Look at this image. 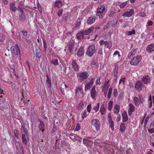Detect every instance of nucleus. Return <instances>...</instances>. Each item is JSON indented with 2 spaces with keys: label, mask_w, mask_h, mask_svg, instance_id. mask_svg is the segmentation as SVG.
I'll list each match as a JSON object with an SVG mask.
<instances>
[{
  "label": "nucleus",
  "mask_w": 154,
  "mask_h": 154,
  "mask_svg": "<svg viewBox=\"0 0 154 154\" xmlns=\"http://www.w3.org/2000/svg\"><path fill=\"white\" fill-rule=\"evenodd\" d=\"M118 67L117 65H116L115 66L114 69L113 70V75L114 76L115 79H117L118 78Z\"/></svg>",
  "instance_id": "obj_18"
},
{
  "label": "nucleus",
  "mask_w": 154,
  "mask_h": 154,
  "mask_svg": "<svg viewBox=\"0 0 154 154\" xmlns=\"http://www.w3.org/2000/svg\"><path fill=\"white\" fill-rule=\"evenodd\" d=\"M134 56L133 54L131 53H130L128 55V58H129V59H131L132 57Z\"/></svg>",
  "instance_id": "obj_61"
},
{
  "label": "nucleus",
  "mask_w": 154,
  "mask_h": 154,
  "mask_svg": "<svg viewBox=\"0 0 154 154\" xmlns=\"http://www.w3.org/2000/svg\"><path fill=\"white\" fill-rule=\"evenodd\" d=\"M113 95L115 97H116L118 95L117 90L116 89H114L113 90Z\"/></svg>",
  "instance_id": "obj_54"
},
{
  "label": "nucleus",
  "mask_w": 154,
  "mask_h": 154,
  "mask_svg": "<svg viewBox=\"0 0 154 154\" xmlns=\"http://www.w3.org/2000/svg\"><path fill=\"white\" fill-rule=\"evenodd\" d=\"M129 109L128 110V114L129 116H131L133 112L135 110L134 106L132 104H130L128 105Z\"/></svg>",
  "instance_id": "obj_12"
},
{
  "label": "nucleus",
  "mask_w": 154,
  "mask_h": 154,
  "mask_svg": "<svg viewBox=\"0 0 154 154\" xmlns=\"http://www.w3.org/2000/svg\"><path fill=\"white\" fill-rule=\"evenodd\" d=\"M98 53L100 55H102L103 54V50L102 47H100L98 48L97 51Z\"/></svg>",
  "instance_id": "obj_48"
},
{
  "label": "nucleus",
  "mask_w": 154,
  "mask_h": 154,
  "mask_svg": "<svg viewBox=\"0 0 154 154\" xmlns=\"http://www.w3.org/2000/svg\"><path fill=\"white\" fill-rule=\"evenodd\" d=\"M82 116V120L86 118L87 115V113L85 110H84L81 114Z\"/></svg>",
  "instance_id": "obj_36"
},
{
  "label": "nucleus",
  "mask_w": 154,
  "mask_h": 154,
  "mask_svg": "<svg viewBox=\"0 0 154 154\" xmlns=\"http://www.w3.org/2000/svg\"><path fill=\"white\" fill-rule=\"evenodd\" d=\"M105 7L103 5L99 6L97 9V15L100 18H102L105 14Z\"/></svg>",
  "instance_id": "obj_5"
},
{
  "label": "nucleus",
  "mask_w": 154,
  "mask_h": 154,
  "mask_svg": "<svg viewBox=\"0 0 154 154\" xmlns=\"http://www.w3.org/2000/svg\"><path fill=\"white\" fill-rule=\"evenodd\" d=\"M121 55L119 54V52L118 51H115L113 54V57L118 60L119 59V57Z\"/></svg>",
  "instance_id": "obj_27"
},
{
  "label": "nucleus",
  "mask_w": 154,
  "mask_h": 154,
  "mask_svg": "<svg viewBox=\"0 0 154 154\" xmlns=\"http://www.w3.org/2000/svg\"><path fill=\"white\" fill-rule=\"evenodd\" d=\"M126 124L125 123H122L120 125V130L121 131L122 133L124 132L126 128Z\"/></svg>",
  "instance_id": "obj_28"
},
{
  "label": "nucleus",
  "mask_w": 154,
  "mask_h": 154,
  "mask_svg": "<svg viewBox=\"0 0 154 154\" xmlns=\"http://www.w3.org/2000/svg\"><path fill=\"white\" fill-rule=\"evenodd\" d=\"M77 77L80 79L81 81L82 82L86 79L89 75L87 72L84 71L77 73Z\"/></svg>",
  "instance_id": "obj_7"
},
{
  "label": "nucleus",
  "mask_w": 154,
  "mask_h": 154,
  "mask_svg": "<svg viewBox=\"0 0 154 154\" xmlns=\"http://www.w3.org/2000/svg\"><path fill=\"white\" fill-rule=\"evenodd\" d=\"M142 81L145 84H148L150 82V77L148 75H144L142 78Z\"/></svg>",
  "instance_id": "obj_10"
},
{
  "label": "nucleus",
  "mask_w": 154,
  "mask_h": 154,
  "mask_svg": "<svg viewBox=\"0 0 154 154\" xmlns=\"http://www.w3.org/2000/svg\"><path fill=\"white\" fill-rule=\"evenodd\" d=\"M82 88L81 87H78L77 88H76V91H75L76 93V94H77V93L82 94Z\"/></svg>",
  "instance_id": "obj_41"
},
{
  "label": "nucleus",
  "mask_w": 154,
  "mask_h": 154,
  "mask_svg": "<svg viewBox=\"0 0 154 154\" xmlns=\"http://www.w3.org/2000/svg\"><path fill=\"white\" fill-rule=\"evenodd\" d=\"M113 105V101L112 100H110L108 103V105L107 107L109 110H111L112 108Z\"/></svg>",
  "instance_id": "obj_32"
},
{
  "label": "nucleus",
  "mask_w": 154,
  "mask_h": 154,
  "mask_svg": "<svg viewBox=\"0 0 154 154\" xmlns=\"http://www.w3.org/2000/svg\"><path fill=\"white\" fill-rule=\"evenodd\" d=\"M100 103L99 102L97 103V104L94 106L93 109L95 111V112H97L99 108Z\"/></svg>",
  "instance_id": "obj_37"
},
{
  "label": "nucleus",
  "mask_w": 154,
  "mask_h": 154,
  "mask_svg": "<svg viewBox=\"0 0 154 154\" xmlns=\"http://www.w3.org/2000/svg\"><path fill=\"white\" fill-rule=\"evenodd\" d=\"M84 106V102L82 101L80 102L78 104V109L79 110L83 109Z\"/></svg>",
  "instance_id": "obj_35"
},
{
  "label": "nucleus",
  "mask_w": 154,
  "mask_h": 154,
  "mask_svg": "<svg viewBox=\"0 0 154 154\" xmlns=\"http://www.w3.org/2000/svg\"><path fill=\"white\" fill-rule=\"evenodd\" d=\"M19 11L21 13L19 16V19L20 21L23 22L26 20V16L24 13L23 11L20 8L19 10Z\"/></svg>",
  "instance_id": "obj_11"
},
{
  "label": "nucleus",
  "mask_w": 154,
  "mask_h": 154,
  "mask_svg": "<svg viewBox=\"0 0 154 154\" xmlns=\"http://www.w3.org/2000/svg\"><path fill=\"white\" fill-rule=\"evenodd\" d=\"M80 128V125L79 124H78L76 125V127L75 130V131H78Z\"/></svg>",
  "instance_id": "obj_56"
},
{
  "label": "nucleus",
  "mask_w": 154,
  "mask_h": 154,
  "mask_svg": "<svg viewBox=\"0 0 154 154\" xmlns=\"http://www.w3.org/2000/svg\"><path fill=\"white\" fill-rule=\"evenodd\" d=\"M43 46L44 48H45V50H46L47 49V43L45 40V39H43Z\"/></svg>",
  "instance_id": "obj_55"
},
{
  "label": "nucleus",
  "mask_w": 154,
  "mask_h": 154,
  "mask_svg": "<svg viewBox=\"0 0 154 154\" xmlns=\"http://www.w3.org/2000/svg\"><path fill=\"white\" fill-rule=\"evenodd\" d=\"M70 136L71 138L72 139H75V138L79 137V136L77 135L73 134H71L70 135Z\"/></svg>",
  "instance_id": "obj_53"
},
{
  "label": "nucleus",
  "mask_w": 154,
  "mask_h": 154,
  "mask_svg": "<svg viewBox=\"0 0 154 154\" xmlns=\"http://www.w3.org/2000/svg\"><path fill=\"white\" fill-rule=\"evenodd\" d=\"M146 50L149 52H151L154 51V43H151L148 45Z\"/></svg>",
  "instance_id": "obj_14"
},
{
  "label": "nucleus",
  "mask_w": 154,
  "mask_h": 154,
  "mask_svg": "<svg viewBox=\"0 0 154 154\" xmlns=\"http://www.w3.org/2000/svg\"><path fill=\"white\" fill-rule=\"evenodd\" d=\"M52 63L55 66H57L59 65L58 60L57 59H54L51 61Z\"/></svg>",
  "instance_id": "obj_40"
},
{
  "label": "nucleus",
  "mask_w": 154,
  "mask_h": 154,
  "mask_svg": "<svg viewBox=\"0 0 154 154\" xmlns=\"http://www.w3.org/2000/svg\"><path fill=\"white\" fill-rule=\"evenodd\" d=\"M133 100L135 105L136 106H139V105L140 101L139 99L136 97H134V98Z\"/></svg>",
  "instance_id": "obj_33"
},
{
  "label": "nucleus",
  "mask_w": 154,
  "mask_h": 154,
  "mask_svg": "<svg viewBox=\"0 0 154 154\" xmlns=\"http://www.w3.org/2000/svg\"><path fill=\"white\" fill-rule=\"evenodd\" d=\"M138 49L136 48L135 49H133L131 51V53L133 56L135 55L137 53Z\"/></svg>",
  "instance_id": "obj_43"
},
{
  "label": "nucleus",
  "mask_w": 154,
  "mask_h": 154,
  "mask_svg": "<svg viewBox=\"0 0 154 154\" xmlns=\"http://www.w3.org/2000/svg\"><path fill=\"white\" fill-rule=\"evenodd\" d=\"M9 51V49L5 50L6 53L5 54V55L6 56H8H8L10 55V54L8 53V52Z\"/></svg>",
  "instance_id": "obj_60"
},
{
  "label": "nucleus",
  "mask_w": 154,
  "mask_h": 154,
  "mask_svg": "<svg viewBox=\"0 0 154 154\" xmlns=\"http://www.w3.org/2000/svg\"><path fill=\"white\" fill-rule=\"evenodd\" d=\"M12 56L14 58L17 57V55L20 53V50L19 48L17 46H12L10 48Z\"/></svg>",
  "instance_id": "obj_6"
},
{
  "label": "nucleus",
  "mask_w": 154,
  "mask_h": 154,
  "mask_svg": "<svg viewBox=\"0 0 154 154\" xmlns=\"http://www.w3.org/2000/svg\"><path fill=\"white\" fill-rule=\"evenodd\" d=\"M29 129L28 123L25 121V124L21 126V133H22V139L23 142L25 144H27V141L29 139L28 136L29 135L28 131Z\"/></svg>",
  "instance_id": "obj_1"
},
{
  "label": "nucleus",
  "mask_w": 154,
  "mask_h": 154,
  "mask_svg": "<svg viewBox=\"0 0 154 154\" xmlns=\"http://www.w3.org/2000/svg\"><path fill=\"white\" fill-rule=\"evenodd\" d=\"M134 11L133 9H131L129 11L124 13L122 16L127 17H130L134 14Z\"/></svg>",
  "instance_id": "obj_13"
},
{
  "label": "nucleus",
  "mask_w": 154,
  "mask_h": 154,
  "mask_svg": "<svg viewBox=\"0 0 154 154\" xmlns=\"http://www.w3.org/2000/svg\"><path fill=\"white\" fill-rule=\"evenodd\" d=\"M91 105L90 104L88 105L87 107V111L88 112H90L91 110Z\"/></svg>",
  "instance_id": "obj_57"
},
{
  "label": "nucleus",
  "mask_w": 154,
  "mask_h": 154,
  "mask_svg": "<svg viewBox=\"0 0 154 154\" xmlns=\"http://www.w3.org/2000/svg\"><path fill=\"white\" fill-rule=\"evenodd\" d=\"M5 40L4 36L2 34H0V42H3Z\"/></svg>",
  "instance_id": "obj_47"
},
{
  "label": "nucleus",
  "mask_w": 154,
  "mask_h": 154,
  "mask_svg": "<svg viewBox=\"0 0 154 154\" xmlns=\"http://www.w3.org/2000/svg\"><path fill=\"white\" fill-rule=\"evenodd\" d=\"M109 127L111 128L112 131H113L114 129V122L113 121L109 122Z\"/></svg>",
  "instance_id": "obj_42"
},
{
  "label": "nucleus",
  "mask_w": 154,
  "mask_h": 154,
  "mask_svg": "<svg viewBox=\"0 0 154 154\" xmlns=\"http://www.w3.org/2000/svg\"><path fill=\"white\" fill-rule=\"evenodd\" d=\"M125 77H122L121 78L119 81V86L121 85H123L125 84Z\"/></svg>",
  "instance_id": "obj_38"
},
{
  "label": "nucleus",
  "mask_w": 154,
  "mask_h": 154,
  "mask_svg": "<svg viewBox=\"0 0 154 154\" xmlns=\"http://www.w3.org/2000/svg\"><path fill=\"white\" fill-rule=\"evenodd\" d=\"M95 18L90 17L88 18L87 20V23L88 25H91L95 22Z\"/></svg>",
  "instance_id": "obj_22"
},
{
  "label": "nucleus",
  "mask_w": 154,
  "mask_h": 154,
  "mask_svg": "<svg viewBox=\"0 0 154 154\" xmlns=\"http://www.w3.org/2000/svg\"><path fill=\"white\" fill-rule=\"evenodd\" d=\"M84 53V48L83 47H81L78 50L77 55L79 57H81Z\"/></svg>",
  "instance_id": "obj_15"
},
{
  "label": "nucleus",
  "mask_w": 154,
  "mask_h": 154,
  "mask_svg": "<svg viewBox=\"0 0 154 154\" xmlns=\"http://www.w3.org/2000/svg\"><path fill=\"white\" fill-rule=\"evenodd\" d=\"M10 8L11 10L13 12L15 11L17 9L15 6L13 2H11L10 4Z\"/></svg>",
  "instance_id": "obj_26"
},
{
  "label": "nucleus",
  "mask_w": 154,
  "mask_h": 154,
  "mask_svg": "<svg viewBox=\"0 0 154 154\" xmlns=\"http://www.w3.org/2000/svg\"><path fill=\"white\" fill-rule=\"evenodd\" d=\"M121 116L120 114H119L116 119V121L118 122L121 120Z\"/></svg>",
  "instance_id": "obj_58"
},
{
  "label": "nucleus",
  "mask_w": 154,
  "mask_h": 154,
  "mask_svg": "<svg viewBox=\"0 0 154 154\" xmlns=\"http://www.w3.org/2000/svg\"><path fill=\"white\" fill-rule=\"evenodd\" d=\"M47 79L46 80L45 84L47 88H51V80L49 77L47 75Z\"/></svg>",
  "instance_id": "obj_17"
},
{
  "label": "nucleus",
  "mask_w": 154,
  "mask_h": 154,
  "mask_svg": "<svg viewBox=\"0 0 154 154\" xmlns=\"http://www.w3.org/2000/svg\"><path fill=\"white\" fill-rule=\"evenodd\" d=\"M74 49V45L73 43H70L69 45V50L71 54L73 53V50Z\"/></svg>",
  "instance_id": "obj_29"
},
{
  "label": "nucleus",
  "mask_w": 154,
  "mask_h": 154,
  "mask_svg": "<svg viewBox=\"0 0 154 154\" xmlns=\"http://www.w3.org/2000/svg\"><path fill=\"white\" fill-rule=\"evenodd\" d=\"M109 43L107 45V48H109V49H110L112 46V45L111 43L110 42H108Z\"/></svg>",
  "instance_id": "obj_59"
},
{
  "label": "nucleus",
  "mask_w": 154,
  "mask_h": 154,
  "mask_svg": "<svg viewBox=\"0 0 154 154\" xmlns=\"http://www.w3.org/2000/svg\"><path fill=\"white\" fill-rule=\"evenodd\" d=\"M153 151L151 149H150L147 152V154H152Z\"/></svg>",
  "instance_id": "obj_63"
},
{
  "label": "nucleus",
  "mask_w": 154,
  "mask_h": 154,
  "mask_svg": "<svg viewBox=\"0 0 154 154\" xmlns=\"http://www.w3.org/2000/svg\"><path fill=\"white\" fill-rule=\"evenodd\" d=\"M96 87L94 86L90 91V94L92 98L95 99L96 98L97 93L95 90Z\"/></svg>",
  "instance_id": "obj_9"
},
{
  "label": "nucleus",
  "mask_w": 154,
  "mask_h": 154,
  "mask_svg": "<svg viewBox=\"0 0 154 154\" xmlns=\"http://www.w3.org/2000/svg\"><path fill=\"white\" fill-rule=\"evenodd\" d=\"M63 12V10L61 9H59L57 12V14L60 17L61 16Z\"/></svg>",
  "instance_id": "obj_51"
},
{
  "label": "nucleus",
  "mask_w": 154,
  "mask_h": 154,
  "mask_svg": "<svg viewBox=\"0 0 154 154\" xmlns=\"http://www.w3.org/2000/svg\"><path fill=\"white\" fill-rule=\"evenodd\" d=\"M122 121L123 122H125L127 121L128 117L127 113L125 111H124L122 114Z\"/></svg>",
  "instance_id": "obj_20"
},
{
  "label": "nucleus",
  "mask_w": 154,
  "mask_h": 154,
  "mask_svg": "<svg viewBox=\"0 0 154 154\" xmlns=\"http://www.w3.org/2000/svg\"><path fill=\"white\" fill-rule=\"evenodd\" d=\"M135 87L137 88L139 91L141 90L142 87V84L141 82L139 81L137 82L136 84Z\"/></svg>",
  "instance_id": "obj_16"
},
{
  "label": "nucleus",
  "mask_w": 154,
  "mask_h": 154,
  "mask_svg": "<svg viewBox=\"0 0 154 154\" xmlns=\"http://www.w3.org/2000/svg\"><path fill=\"white\" fill-rule=\"evenodd\" d=\"M120 106L119 105L116 104L115 105L113 108V112L114 113L118 114L119 112Z\"/></svg>",
  "instance_id": "obj_19"
},
{
  "label": "nucleus",
  "mask_w": 154,
  "mask_h": 154,
  "mask_svg": "<svg viewBox=\"0 0 154 154\" xmlns=\"http://www.w3.org/2000/svg\"><path fill=\"white\" fill-rule=\"evenodd\" d=\"M100 45H106L109 43V42L107 41H104L102 39L100 41Z\"/></svg>",
  "instance_id": "obj_39"
},
{
  "label": "nucleus",
  "mask_w": 154,
  "mask_h": 154,
  "mask_svg": "<svg viewBox=\"0 0 154 154\" xmlns=\"http://www.w3.org/2000/svg\"><path fill=\"white\" fill-rule=\"evenodd\" d=\"M112 89L111 88H109V91H108V97L109 98H111V95L112 94Z\"/></svg>",
  "instance_id": "obj_45"
},
{
  "label": "nucleus",
  "mask_w": 154,
  "mask_h": 154,
  "mask_svg": "<svg viewBox=\"0 0 154 154\" xmlns=\"http://www.w3.org/2000/svg\"><path fill=\"white\" fill-rule=\"evenodd\" d=\"M149 132L152 134L154 132V129L153 128H151V129L148 130Z\"/></svg>",
  "instance_id": "obj_64"
},
{
  "label": "nucleus",
  "mask_w": 154,
  "mask_h": 154,
  "mask_svg": "<svg viewBox=\"0 0 154 154\" xmlns=\"http://www.w3.org/2000/svg\"><path fill=\"white\" fill-rule=\"evenodd\" d=\"M127 4V2H125L121 4L120 5V8H124Z\"/></svg>",
  "instance_id": "obj_49"
},
{
  "label": "nucleus",
  "mask_w": 154,
  "mask_h": 154,
  "mask_svg": "<svg viewBox=\"0 0 154 154\" xmlns=\"http://www.w3.org/2000/svg\"><path fill=\"white\" fill-rule=\"evenodd\" d=\"M96 51L95 46L94 44L90 45L88 48L86 52V54L90 57H92Z\"/></svg>",
  "instance_id": "obj_3"
},
{
  "label": "nucleus",
  "mask_w": 154,
  "mask_h": 154,
  "mask_svg": "<svg viewBox=\"0 0 154 154\" xmlns=\"http://www.w3.org/2000/svg\"><path fill=\"white\" fill-rule=\"evenodd\" d=\"M142 57L141 55H139L134 57L130 61L131 65L133 66H137L141 61Z\"/></svg>",
  "instance_id": "obj_4"
},
{
  "label": "nucleus",
  "mask_w": 154,
  "mask_h": 154,
  "mask_svg": "<svg viewBox=\"0 0 154 154\" xmlns=\"http://www.w3.org/2000/svg\"><path fill=\"white\" fill-rule=\"evenodd\" d=\"M112 119L111 114L109 113L108 115V120L109 122L113 121L112 120Z\"/></svg>",
  "instance_id": "obj_52"
},
{
  "label": "nucleus",
  "mask_w": 154,
  "mask_h": 154,
  "mask_svg": "<svg viewBox=\"0 0 154 154\" xmlns=\"http://www.w3.org/2000/svg\"><path fill=\"white\" fill-rule=\"evenodd\" d=\"M72 67L76 71H78L79 69V66L77 63L74 61H73L72 63Z\"/></svg>",
  "instance_id": "obj_25"
},
{
  "label": "nucleus",
  "mask_w": 154,
  "mask_h": 154,
  "mask_svg": "<svg viewBox=\"0 0 154 154\" xmlns=\"http://www.w3.org/2000/svg\"><path fill=\"white\" fill-rule=\"evenodd\" d=\"M106 111V108L104 107L103 105L100 108V111L102 115H103L105 112Z\"/></svg>",
  "instance_id": "obj_31"
},
{
  "label": "nucleus",
  "mask_w": 154,
  "mask_h": 154,
  "mask_svg": "<svg viewBox=\"0 0 154 154\" xmlns=\"http://www.w3.org/2000/svg\"><path fill=\"white\" fill-rule=\"evenodd\" d=\"M91 124L95 128L96 131H98L100 128V124L99 120L94 119L91 121Z\"/></svg>",
  "instance_id": "obj_8"
},
{
  "label": "nucleus",
  "mask_w": 154,
  "mask_h": 154,
  "mask_svg": "<svg viewBox=\"0 0 154 154\" xmlns=\"http://www.w3.org/2000/svg\"><path fill=\"white\" fill-rule=\"evenodd\" d=\"M22 33L23 35L25 36H26L27 34V32L26 30H24L22 31Z\"/></svg>",
  "instance_id": "obj_62"
},
{
  "label": "nucleus",
  "mask_w": 154,
  "mask_h": 154,
  "mask_svg": "<svg viewBox=\"0 0 154 154\" xmlns=\"http://www.w3.org/2000/svg\"><path fill=\"white\" fill-rule=\"evenodd\" d=\"M135 33V31L134 30H133L132 31H129L127 32V34L128 35H131L132 34Z\"/></svg>",
  "instance_id": "obj_50"
},
{
  "label": "nucleus",
  "mask_w": 154,
  "mask_h": 154,
  "mask_svg": "<svg viewBox=\"0 0 154 154\" xmlns=\"http://www.w3.org/2000/svg\"><path fill=\"white\" fill-rule=\"evenodd\" d=\"M23 98H22V100H23V103L25 105H27L28 104V102L29 100V98L26 97V96L24 95V94H23Z\"/></svg>",
  "instance_id": "obj_23"
},
{
  "label": "nucleus",
  "mask_w": 154,
  "mask_h": 154,
  "mask_svg": "<svg viewBox=\"0 0 154 154\" xmlns=\"http://www.w3.org/2000/svg\"><path fill=\"white\" fill-rule=\"evenodd\" d=\"M84 35L83 32H79L76 35V37L78 39H81L84 38Z\"/></svg>",
  "instance_id": "obj_24"
},
{
  "label": "nucleus",
  "mask_w": 154,
  "mask_h": 154,
  "mask_svg": "<svg viewBox=\"0 0 154 154\" xmlns=\"http://www.w3.org/2000/svg\"><path fill=\"white\" fill-rule=\"evenodd\" d=\"M38 121L40 122V124L39 125V128L41 130L44 127V124L42 120L39 119Z\"/></svg>",
  "instance_id": "obj_34"
},
{
  "label": "nucleus",
  "mask_w": 154,
  "mask_h": 154,
  "mask_svg": "<svg viewBox=\"0 0 154 154\" xmlns=\"http://www.w3.org/2000/svg\"><path fill=\"white\" fill-rule=\"evenodd\" d=\"M95 79L92 78L91 79H88L84 82V84L85 85V91H87L89 90L93 85Z\"/></svg>",
  "instance_id": "obj_2"
},
{
  "label": "nucleus",
  "mask_w": 154,
  "mask_h": 154,
  "mask_svg": "<svg viewBox=\"0 0 154 154\" xmlns=\"http://www.w3.org/2000/svg\"><path fill=\"white\" fill-rule=\"evenodd\" d=\"M62 2L61 0H57L55 3V6L58 8H60L62 6Z\"/></svg>",
  "instance_id": "obj_30"
},
{
  "label": "nucleus",
  "mask_w": 154,
  "mask_h": 154,
  "mask_svg": "<svg viewBox=\"0 0 154 154\" xmlns=\"http://www.w3.org/2000/svg\"><path fill=\"white\" fill-rule=\"evenodd\" d=\"M100 77H99L96 80V83L97 85H101V83L100 82Z\"/></svg>",
  "instance_id": "obj_46"
},
{
  "label": "nucleus",
  "mask_w": 154,
  "mask_h": 154,
  "mask_svg": "<svg viewBox=\"0 0 154 154\" xmlns=\"http://www.w3.org/2000/svg\"><path fill=\"white\" fill-rule=\"evenodd\" d=\"M115 14V12L113 11H111L110 12H109V16L110 17H112L114 16Z\"/></svg>",
  "instance_id": "obj_44"
},
{
  "label": "nucleus",
  "mask_w": 154,
  "mask_h": 154,
  "mask_svg": "<svg viewBox=\"0 0 154 154\" xmlns=\"http://www.w3.org/2000/svg\"><path fill=\"white\" fill-rule=\"evenodd\" d=\"M94 29V27L92 26L90 28L85 30L84 32V34L86 35H87L90 34V33L93 32Z\"/></svg>",
  "instance_id": "obj_21"
}]
</instances>
